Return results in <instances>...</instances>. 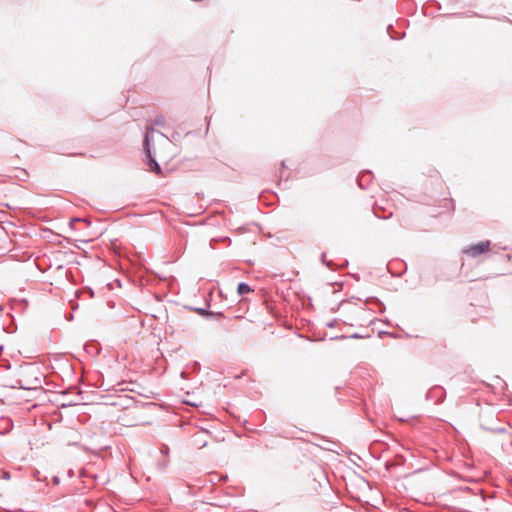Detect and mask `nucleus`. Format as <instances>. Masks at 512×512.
<instances>
[{
    "instance_id": "1",
    "label": "nucleus",
    "mask_w": 512,
    "mask_h": 512,
    "mask_svg": "<svg viewBox=\"0 0 512 512\" xmlns=\"http://www.w3.org/2000/svg\"><path fill=\"white\" fill-rule=\"evenodd\" d=\"M490 249V241H483L477 244L470 245L463 249V253L476 258L484 253H487Z\"/></svg>"
},
{
    "instance_id": "2",
    "label": "nucleus",
    "mask_w": 512,
    "mask_h": 512,
    "mask_svg": "<svg viewBox=\"0 0 512 512\" xmlns=\"http://www.w3.org/2000/svg\"><path fill=\"white\" fill-rule=\"evenodd\" d=\"M404 23V20H397L396 24L399 30H396V27L392 24L387 26V33L391 39L399 40L405 36V30L403 29Z\"/></svg>"
},
{
    "instance_id": "3",
    "label": "nucleus",
    "mask_w": 512,
    "mask_h": 512,
    "mask_svg": "<svg viewBox=\"0 0 512 512\" xmlns=\"http://www.w3.org/2000/svg\"><path fill=\"white\" fill-rule=\"evenodd\" d=\"M147 159V165L149 170L157 175H162L163 171L159 163L155 158V153L150 151L149 153H144Z\"/></svg>"
},
{
    "instance_id": "4",
    "label": "nucleus",
    "mask_w": 512,
    "mask_h": 512,
    "mask_svg": "<svg viewBox=\"0 0 512 512\" xmlns=\"http://www.w3.org/2000/svg\"><path fill=\"white\" fill-rule=\"evenodd\" d=\"M373 174L370 170L362 171L357 177V184L361 189H367L372 182Z\"/></svg>"
},
{
    "instance_id": "5",
    "label": "nucleus",
    "mask_w": 512,
    "mask_h": 512,
    "mask_svg": "<svg viewBox=\"0 0 512 512\" xmlns=\"http://www.w3.org/2000/svg\"><path fill=\"white\" fill-rule=\"evenodd\" d=\"M210 301L209 300H206V307H193V306H188L187 308L191 311H194L196 312L197 314H199L201 317L203 318H206V319H210L212 318V310H210Z\"/></svg>"
},
{
    "instance_id": "6",
    "label": "nucleus",
    "mask_w": 512,
    "mask_h": 512,
    "mask_svg": "<svg viewBox=\"0 0 512 512\" xmlns=\"http://www.w3.org/2000/svg\"><path fill=\"white\" fill-rule=\"evenodd\" d=\"M373 213L379 219H389L393 213L391 211H386V209L382 206H379L377 203L373 205Z\"/></svg>"
},
{
    "instance_id": "7",
    "label": "nucleus",
    "mask_w": 512,
    "mask_h": 512,
    "mask_svg": "<svg viewBox=\"0 0 512 512\" xmlns=\"http://www.w3.org/2000/svg\"><path fill=\"white\" fill-rule=\"evenodd\" d=\"M152 132H154V128L153 127L147 128V130L145 132L144 139H143V151H144V153H149L150 151H152V147H151L152 137L150 135Z\"/></svg>"
},
{
    "instance_id": "8",
    "label": "nucleus",
    "mask_w": 512,
    "mask_h": 512,
    "mask_svg": "<svg viewBox=\"0 0 512 512\" xmlns=\"http://www.w3.org/2000/svg\"><path fill=\"white\" fill-rule=\"evenodd\" d=\"M365 304L377 306L379 313H383L385 311V305L377 297H368V298H366L365 299Z\"/></svg>"
},
{
    "instance_id": "9",
    "label": "nucleus",
    "mask_w": 512,
    "mask_h": 512,
    "mask_svg": "<svg viewBox=\"0 0 512 512\" xmlns=\"http://www.w3.org/2000/svg\"><path fill=\"white\" fill-rule=\"evenodd\" d=\"M85 350L90 354L97 355L100 352V347L97 342H91L85 345Z\"/></svg>"
},
{
    "instance_id": "10",
    "label": "nucleus",
    "mask_w": 512,
    "mask_h": 512,
    "mask_svg": "<svg viewBox=\"0 0 512 512\" xmlns=\"http://www.w3.org/2000/svg\"><path fill=\"white\" fill-rule=\"evenodd\" d=\"M251 291H252L251 287L245 282H240L237 286L238 295H244V294L250 293Z\"/></svg>"
},
{
    "instance_id": "11",
    "label": "nucleus",
    "mask_w": 512,
    "mask_h": 512,
    "mask_svg": "<svg viewBox=\"0 0 512 512\" xmlns=\"http://www.w3.org/2000/svg\"><path fill=\"white\" fill-rule=\"evenodd\" d=\"M348 338H351V339H360V338H363V336L359 333H354L350 336H346V335H336V336H332L330 338V340L334 341V340H339V339H348Z\"/></svg>"
},
{
    "instance_id": "12",
    "label": "nucleus",
    "mask_w": 512,
    "mask_h": 512,
    "mask_svg": "<svg viewBox=\"0 0 512 512\" xmlns=\"http://www.w3.org/2000/svg\"><path fill=\"white\" fill-rule=\"evenodd\" d=\"M321 262H322V263H323L327 268H329V269H331V270H335V269H336V268H335L334 263H333L331 260H327V259H326V253H325V252H323V253L321 254Z\"/></svg>"
},
{
    "instance_id": "13",
    "label": "nucleus",
    "mask_w": 512,
    "mask_h": 512,
    "mask_svg": "<svg viewBox=\"0 0 512 512\" xmlns=\"http://www.w3.org/2000/svg\"><path fill=\"white\" fill-rule=\"evenodd\" d=\"M212 314L213 315H212L211 319L216 320V321H220L225 318V315L223 314V312H220V311H218V312L212 311Z\"/></svg>"
},
{
    "instance_id": "14",
    "label": "nucleus",
    "mask_w": 512,
    "mask_h": 512,
    "mask_svg": "<svg viewBox=\"0 0 512 512\" xmlns=\"http://www.w3.org/2000/svg\"><path fill=\"white\" fill-rule=\"evenodd\" d=\"M165 124V121H164V117L162 115L160 116H157L154 120H153V125H156V126H164Z\"/></svg>"
},
{
    "instance_id": "15",
    "label": "nucleus",
    "mask_w": 512,
    "mask_h": 512,
    "mask_svg": "<svg viewBox=\"0 0 512 512\" xmlns=\"http://www.w3.org/2000/svg\"><path fill=\"white\" fill-rule=\"evenodd\" d=\"M415 418H416V416H415V415H410V416H408V417H406V418H405V417H399V418H398V420H399L400 422H406V421H408V420H414Z\"/></svg>"
},
{
    "instance_id": "16",
    "label": "nucleus",
    "mask_w": 512,
    "mask_h": 512,
    "mask_svg": "<svg viewBox=\"0 0 512 512\" xmlns=\"http://www.w3.org/2000/svg\"><path fill=\"white\" fill-rule=\"evenodd\" d=\"M336 324H337V319H334V320H332V321L328 322V323L326 324V326H327V327H329V328H333V327H335V326H336Z\"/></svg>"
},
{
    "instance_id": "17",
    "label": "nucleus",
    "mask_w": 512,
    "mask_h": 512,
    "mask_svg": "<svg viewBox=\"0 0 512 512\" xmlns=\"http://www.w3.org/2000/svg\"><path fill=\"white\" fill-rule=\"evenodd\" d=\"M53 485H58L60 483V478L58 476H53L52 478Z\"/></svg>"
},
{
    "instance_id": "18",
    "label": "nucleus",
    "mask_w": 512,
    "mask_h": 512,
    "mask_svg": "<svg viewBox=\"0 0 512 512\" xmlns=\"http://www.w3.org/2000/svg\"><path fill=\"white\" fill-rule=\"evenodd\" d=\"M80 221H82V219H80V218H72L71 221H70V226L73 227L75 222H80Z\"/></svg>"
},
{
    "instance_id": "19",
    "label": "nucleus",
    "mask_w": 512,
    "mask_h": 512,
    "mask_svg": "<svg viewBox=\"0 0 512 512\" xmlns=\"http://www.w3.org/2000/svg\"><path fill=\"white\" fill-rule=\"evenodd\" d=\"M161 452L163 454H167L169 452V447L167 445H164L162 448H161Z\"/></svg>"
},
{
    "instance_id": "20",
    "label": "nucleus",
    "mask_w": 512,
    "mask_h": 512,
    "mask_svg": "<svg viewBox=\"0 0 512 512\" xmlns=\"http://www.w3.org/2000/svg\"><path fill=\"white\" fill-rule=\"evenodd\" d=\"M206 446V441L200 440V447L203 448Z\"/></svg>"
},
{
    "instance_id": "21",
    "label": "nucleus",
    "mask_w": 512,
    "mask_h": 512,
    "mask_svg": "<svg viewBox=\"0 0 512 512\" xmlns=\"http://www.w3.org/2000/svg\"><path fill=\"white\" fill-rule=\"evenodd\" d=\"M206 446V441L200 440V447L203 448Z\"/></svg>"
},
{
    "instance_id": "22",
    "label": "nucleus",
    "mask_w": 512,
    "mask_h": 512,
    "mask_svg": "<svg viewBox=\"0 0 512 512\" xmlns=\"http://www.w3.org/2000/svg\"><path fill=\"white\" fill-rule=\"evenodd\" d=\"M18 383H19V387H20V388H22V389H28V387H25V386H23V385H22L21 381H18Z\"/></svg>"
},
{
    "instance_id": "23",
    "label": "nucleus",
    "mask_w": 512,
    "mask_h": 512,
    "mask_svg": "<svg viewBox=\"0 0 512 512\" xmlns=\"http://www.w3.org/2000/svg\"><path fill=\"white\" fill-rule=\"evenodd\" d=\"M66 319L67 320H72L73 319V314H69L68 316H66Z\"/></svg>"
},
{
    "instance_id": "24",
    "label": "nucleus",
    "mask_w": 512,
    "mask_h": 512,
    "mask_svg": "<svg viewBox=\"0 0 512 512\" xmlns=\"http://www.w3.org/2000/svg\"><path fill=\"white\" fill-rule=\"evenodd\" d=\"M281 165H282V167H283V168H285V167H286V165H285V162H284V161H282Z\"/></svg>"
},
{
    "instance_id": "25",
    "label": "nucleus",
    "mask_w": 512,
    "mask_h": 512,
    "mask_svg": "<svg viewBox=\"0 0 512 512\" xmlns=\"http://www.w3.org/2000/svg\"><path fill=\"white\" fill-rule=\"evenodd\" d=\"M284 179V176H283V173L280 174V180H283Z\"/></svg>"
},
{
    "instance_id": "26",
    "label": "nucleus",
    "mask_w": 512,
    "mask_h": 512,
    "mask_svg": "<svg viewBox=\"0 0 512 512\" xmlns=\"http://www.w3.org/2000/svg\"><path fill=\"white\" fill-rule=\"evenodd\" d=\"M234 318L240 319V318H242V316L236 315Z\"/></svg>"
}]
</instances>
